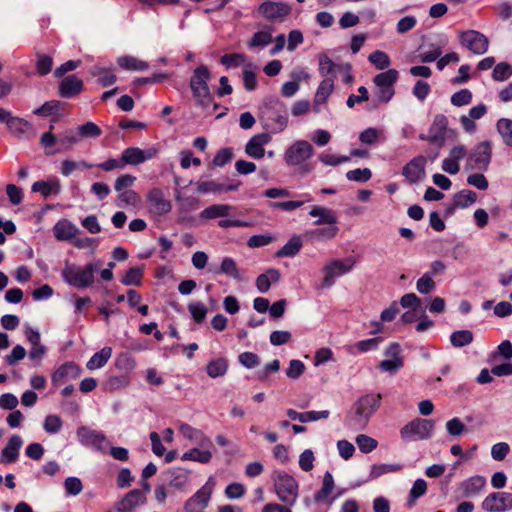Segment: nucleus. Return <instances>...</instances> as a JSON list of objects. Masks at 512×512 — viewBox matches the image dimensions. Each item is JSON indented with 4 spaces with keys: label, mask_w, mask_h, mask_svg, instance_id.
Returning <instances> with one entry per match:
<instances>
[{
    "label": "nucleus",
    "mask_w": 512,
    "mask_h": 512,
    "mask_svg": "<svg viewBox=\"0 0 512 512\" xmlns=\"http://www.w3.org/2000/svg\"><path fill=\"white\" fill-rule=\"evenodd\" d=\"M381 394H367L360 397L346 417V425L355 431L364 430L370 417L380 406Z\"/></svg>",
    "instance_id": "nucleus-1"
},
{
    "label": "nucleus",
    "mask_w": 512,
    "mask_h": 512,
    "mask_svg": "<svg viewBox=\"0 0 512 512\" xmlns=\"http://www.w3.org/2000/svg\"><path fill=\"white\" fill-rule=\"evenodd\" d=\"M262 118L265 126L273 133L282 132L288 124V109L279 98L270 96L264 100Z\"/></svg>",
    "instance_id": "nucleus-2"
},
{
    "label": "nucleus",
    "mask_w": 512,
    "mask_h": 512,
    "mask_svg": "<svg viewBox=\"0 0 512 512\" xmlns=\"http://www.w3.org/2000/svg\"><path fill=\"white\" fill-rule=\"evenodd\" d=\"M211 73L207 66L200 65L194 69L190 78V88L198 105L207 108L213 102V97L208 86Z\"/></svg>",
    "instance_id": "nucleus-3"
},
{
    "label": "nucleus",
    "mask_w": 512,
    "mask_h": 512,
    "mask_svg": "<svg viewBox=\"0 0 512 512\" xmlns=\"http://www.w3.org/2000/svg\"><path fill=\"white\" fill-rule=\"evenodd\" d=\"M98 265L88 263L83 268L66 263L62 270V277L66 283L76 288H87L92 286L95 280V272L98 271Z\"/></svg>",
    "instance_id": "nucleus-4"
},
{
    "label": "nucleus",
    "mask_w": 512,
    "mask_h": 512,
    "mask_svg": "<svg viewBox=\"0 0 512 512\" xmlns=\"http://www.w3.org/2000/svg\"><path fill=\"white\" fill-rule=\"evenodd\" d=\"M434 428V420L415 418L400 429V437L406 443L427 440L431 438Z\"/></svg>",
    "instance_id": "nucleus-5"
},
{
    "label": "nucleus",
    "mask_w": 512,
    "mask_h": 512,
    "mask_svg": "<svg viewBox=\"0 0 512 512\" xmlns=\"http://www.w3.org/2000/svg\"><path fill=\"white\" fill-rule=\"evenodd\" d=\"M274 487L280 501L293 506L298 498V482L286 472H274Z\"/></svg>",
    "instance_id": "nucleus-6"
},
{
    "label": "nucleus",
    "mask_w": 512,
    "mask_h": 512,
    "mask_svg": "<svg viewBox=\"0 0 512 512\" xmlns=\"http://www.w3.org/2000/svg\"><path fill=\"white\" fill-rule=\"evenodd\" d=\"M492 159V144L483 141L477 144L467 156L466 168L487 171Z\"/></svg>",
    "instance_id": "nucleus-7"
},
{
    "label": "nucleus",
    "mask_w": 512,
    "mask_h": 512,
    "mask_svg": "<svg viewBox=\"0 0 512 512\" xmlns=\"http://www.w3.org/2000/svg\"><path fill=\"white\" fill-rule=\"evenodd\" d=\"M355 264L356 260L351 256L344 259H335L330 261L323 267L324 278L322 280V286H332L334 284L335 277L348 273L352 270Z\"/></svg>",
    "instance_id": "nucleus-8"
},
{
    "label": "nucleus",
    "mask_w": 512,
    "mask_h": 512,
    "mask_svg": "<svg viewBox=\"0 0 512 512\" xmlns=\"http://www.w3.org/2000/svg\"><path fill=\"white\" fill-rule=\"evenodd\" d=\"M459 40L463 47L477 55L486 53L489 48L488 38L476 30L461 31L459 33Z\"/></svg>",
    "instance_id": "nucleus-9"
},
{
    "label": "nucleus",
    "mask_w": 512,
    "mask_h": 512,
    "mask_svg": "<svg viewBox=\"0 0 512 512\" xmlns=\"http://www.w3.org/2000/svg\"><path fill=\"white\" fill-rule=\"evenodd\" d=\"M313 151L308 141L298 140L286 150L284 159L290 166L300 165L312 156Z\"/></svg>",
    "instance_id": "nucleus-10"
},
{
    "label": "nucleus",
    "mask_w": 512,
    "mask_h": 512,
    "mask_svg": "<svg viewBox=\"0 0 512 512\" xmlns=\"http://www.w3.org/2000/svg\"><path fill=\"white\" fill-rule=\"evenodd\" d=\"M482 509L486 512H507L512 510V493L492 492L482 501Z\"/></svg>",
    "instance_id": "nucleus-11"
},
{
    "label": "nucleus",
    "mask_w": 512,
    "mask_h": 512,
    "mask_svg": "<svg viewBox=\"0 0 512 512\" xmlns=\"http://www.w3.org/2000/svg\"><path fill=\"white\" fill-rule=\"evenodd\" d=\"M259 13L269 21H283L291 13V7L283 2L265 1L259 8Z\"/></svg>",
    "instance_id": "nucleus-12"
},
{
    "label": "nucleus",
    "mask_w": 512,
    "mask_h": 512,
    "mask_svg": "<svg viewBox=\"0 0 512 512\" xmlns=\"http://www.w3.org/2000/svg\"><path fill=\"white\" fill-rule=\"evenodd\" d=\"M147 202L150 212L158 216H163L171 212L172 203L166 199L162 189L152 188L147 194Z\"/></svg>",
    "instance_id": "nucleus-13"
},
{
    "label": "nucleus",
    "mask_w": 512,
    "mask_h": 512,
    "mask_svg": "<svg viewBox=\"0 0 512 512\" xmlns=\"http://www.w3.org/2000/svg\"><path fill=\"white\" fill-rule=\"evenodd\" d=\"M426 157L420 155L410 160L402 169V175L410 184H416L425 177Z\"/></svg>",
    "instance_id": "nucleus-14"
},
{
    "label": "nucleus",
    "mask_w": 512,
    "mask_h": 512,
    "mask_svg": "<svg viewBox=\"0 0 512 512\" xmlns=\"http://www.w3.org/2000/svg\"><path fill=\"white\" fill-rule=\"evenodd\" d=\"M158 153L155 147L142 150L138 147H128L122 152L124 165H139L147 160L154 158Z\"/></svg>",
    "instance_id": "nucleus-15"
},
{
    "label": "nucleus",
    "mask_w": 512,
    "mask_h": 512,
    "mask_svg": "<svg viewBox=\"0 0 512 512\" xmlns=\"http://www.w3.org/2000/svg\"><path fill=\"white\" fill-rule=\"evenodd\" d=\"M146 503V496L140 489H133L126 493L121 500L115 503L117 512H134V510Z\"/></svg>",
    "instance_id": "nucleus-16"
},
{
    "label": "nucleus",
    "mask_w": 512,
    "mask_h": 512,
    "mask_svg": "<svg viewBox=\"0 0 512 512\" xmlns=\"http://www.w3.org/2000/svg\"><path fill=\"white\" fill-rule=\"evenodd\" d=\"M83 90V81L76 75H68L59 83L58 95L62 98L71 99L78 96Z\"/></svg>",
    "instance_id": "nucleus-17"
},
{
    "label": "nucleus",
    "mask_w": 512,
    "mask_h": 512,
    "mask_svg": "<svg viewBox=\"0 0 512 512\" xmlns=\"http://www.w3.org/2000/svg\"><path fill=\"white\" fill-rule=\"evenodd\" d=\"M447 126V117L443 114H437L429 128V143L437 145L440 149L445 143Z\"/></svg>",
    "instance_id": "nucleus-18"
},
{
    "label": "nucleus",
    "mask_w": 512,
    "mask_h": 512,
    "mask_svg": "<svg viewBox=\"0 0 512 512\" xmlns=\"http://www.w3.org/2000/svg\"><path fill=\"white\" fill-rule=\"evenodd\" d=\"M77 436L81 444L92 446L98 451L105 452L103 444L106 441V437L102 433L88 427L81 426L77 429Z\"/></svg>",
    "instance_id": "nucleus-19"
},
{
    "label": "nucleus",
    "mask_w": 512,
    "mask_h": 512,
    "mask_svg": "<svg viewBox=\"0 0 512 512\" xmlns=\"http://www.w3.org/2000/svg\"><path fill=\"white\" fill-rule=\"evenodd\" d=\"M81 368L73 361H68L56 369L51 376L54 386L64 383L68 380L77 379L80 376Z\"/></svg>",
    "instance_id": "nucleus-20"
},
{
    "label": "nucleus",
    "mask_w": 512,
    "mask_h": 512,
    "mask_svg": "<svg viewBox=\"0 0 512 512\" xmlns=\"http://www.w3.org/2000/svg\"><path fill=\"white\" fill-rule=\"evenodd\" d=\"M212 490L203 486L184 503V512H197L205 509L210 501Z\"/></svg>",
    "instance_id": "nucleus-21"
},
{
    "label": "nucleus",
    "mask_w": 512,
    "mask_h": 512,
    "mask_svg": "<svg viewBox=\"0 0 512 512\" xmlns=\"http://www.w3.org/2000/svg\"><path fill=\"white\" fill-rule=\"evenodd\" d=\"M339 232L337 225H326L306 230L304 238L310 242H327L333 240Z\"/></svg>",
    "instance_id": "nucleus-22"
},
{
    "label": "nucleus",
    "mask_w": 512,
    "mask_h": 512,
    "mask_svg": "<svg viewBox=\"0 0 512 512\" xmlns=\"http://www.w3.org/2000/svg\"><path fill=\"white\" fill-rule=\"evenodd\" d=\"M23 444L22 438L19 435H12L6 446L2 449L0 454V462L3 464H12L18 460L19 450Z\"/></svg>",
    "instance_id": "nucleus-23"
},
{
    "label": "nucleus",
    "mask_w": 512,
    "mask_h": 512,
    "mask_svg": "<svg viewBox=\"0 0 512 512\" xmlns=\"http://www.w3.org/2000/svg\"><path fill=\"white\" fill-rule=\"evenodd\" d=\"M79 233V229L67 219L59 220L53 227L54 237L59 241H71Z\"/></svg>",
    "instance_id": "nucleus-24"
},
{
    "label": "nucleus",
    "mask_w": 512,
    "mask_h": 512,
    "mask_svg": "<svg viewBox=\"0 0 512 512\" xmlns=\"http://www.w3.org/2000/svg\"><path fill=\"white\" fill-rule=\"evenodd\" d=\"M180 433L190 441L194 442L195 444L199 445L202 448H210L213 446L212 441L210 438L204 435V433L201 430H198L196 428H193L189 424H182L179 428Z\"/></svg>",
    "instance_id": "nucleus-25"
},
{
    "label": "nucleus",
    "mask_w": 512,
    "mask_h": 512,
    "mask_svg": "<svg viewBox=\"0 0 512 512\" xmlns=\"http://www.w3.org/2000/svg\"><path fill=\"white\" fill-rule=\"evenodd\" d=\"M486 485V479L483 476L475 475L472 476L465 481H463L460 485L462 490L463 497H472L477 495Z\"/></svg>",
    "instance_id": "nucleus-26"
},
{
    "label": "nucleus",
    "mask_w": 512,
    "mask_h": 512,
    "mask_svg": "<svg viewBox=\"0 0 512 512\" xmlns=\"http://www.w3.org/2000/svg\"><path fill=\"white\" fill-rule=\"evenodd\" d=\"M311 217H318V219L314 222L315 225H337L338 220L335 212L331 209L321 207V206H313L309 212Z\"/></svg>",
    "instance_id": "nucleus-27"
},
{
    "label": "nucleus",
    "mask_w": 512,
    "mask_h": 512,
    "mask_svg": "<svg viewBox=\"0 0 512 512\" xmlns=\"http://www.w3.org/2000/svg\"><path fill=\"white\" fill-rule=\"evenodd\" d=\"M31 190L40 193L44 198H48L52 194H60L61 185L57 178L49 181L40 180L33 183Z\"/></svg>",
    "instance_id": "nucleus-28"
},
{
    "label": "nucleus",
    "mask_w": 512,
    "mask_h": 512,
    "mask_svg": "<svg viewBox=\"0 0 512 512\" xmlns=\"http://www.w3.org/2000/svg\"><path fill=\"white\" fill-rule=\"evenodd\" d=\"M233 209L234 207L228 204H213L203 209L199 216L203 220L224 218L227 217Z\"/></svg>",
    "instance_id": "nucleus-29"
},
{
    "label": "nucleus",
    "mask_w": 512,
    "mask_h": 512,
    "mask_svg": "<svg viewBox=\"0 0 512 512\" xmlns=\"http://www.w3.org/2000/svg\"><path fill=\"white\" fill-rule=\"evenodd\" d=\"M286 414L291 420H299L302 423H306L310 421H317L319 419H327L330 413L328 410L299 413L294 409H288Z\"/></svg>",
    "instance_id": "nucleus-30"
},
{
    "label": "nucleus",
    "mask_w": 512,
    "mask_h": 512,
    "mask_svg": "<svg viewBox=\"0 0 512 512\" xmlns=\"http://www.w3.org/2000/svg\"><path fill=\"white\" fill-rule=\"evenodd\" d=\"M303 241L299 235H293L288 242L279 249L275 256L278 258L282 257H294L301 250Z\"/></svg>",
    "instance_id": "nucleus-31"
},
{
    "label": "nucleus",
    "mask_w": 512,
    "mask_h": 512,
    "mask_svg": "<svg viewBox=\"0 0 512 512\" xmlns=\"http://www.w3.org/2000/svg\"><path fill=\"white\" fill-rule=\"evenodd\" d=\"M338 70H340V67L326 54L319 56V73L324 79L332 78L334 81Z\"/></svg>",
    "instance_id": "nucleus-32"
},
{
    "label": "nucleus",
    "mask_w": 512,
    "mask_h": 512,
    "mask_svg": "<svg viewBox=\"0 0 512 512\" xmlns=\"http://www.w3.org/2000/svg\"><path fill=\"white\" fill-rule=\"evenodd\" d=\"M7 127L16 138L22 139L31 129V124L22 118L12 117L11 120H8Z\"/></svg>",
    "instance_id": "nucleus-33"
},
{
    "label": "nucleus",
    "mask_w": 512,
    "mask_h": 512,
    "mask_svg": "<svg viewBox=\"0 0 512 512\" xmlns=\"http://www.w3.org/2000/svg\"><path fill=\"white\" fill-rule=\"evenodd\" d=\"M112 356V348L109 346L103 347L99 352H96L87 362L86 367L89 370H94L103 367Z\"/></svg>",
    "instance_id": "nucleus-34"
},
{
    "label": "nucleus",
    "mask_w": 512,
    "mask_h": 512,
    "mask_svg": "<svg viewBox=\"0 0 512 512\" xmlns=\"http://www.w3.org/2000/svg\"><path fill=\"white\" fill-rule=\"evenodd\" d=\"M399 73L396 69H388L385 72L377 74L373 78L376 87L394 88V84L398 80Z\"/></svg>",
    "instance_id": "nucleus-35"
},
{
    "label": "nucleus",
    "mask_w": 512,
    "mask_h": 512,
    "mask_svg": "<svg viewBox=\"0 0 512 512\" xmlns=\"http://www.w3.org/2000/svg\"><path fill=\"white\" fill-rule=\"evenodd\" d=\"M334 89V81L332 78L323 79L316 91L314 102L315 104L322 105L328 100L329 95Z\"/></svg>",
    "instance_id": "nucleus-36"
},
{
    "label": "nucleus",
    "mask_w": 512,
    "mask_h": 512,
    "mask_svg": "<svg viewBox=\"0 0 512 512\" xmlns=\"http://www.w3.org/2000/svg\"><path fill=\"white\" fill-rule=\"evenodd\" d=\"M333 489H334V479H333L332 474L329 471H327L324 474L321 489L318 490L314 494L315 502H317V503L324 502L327 499V497L330 495V493L332 492Z\"/></svg>",
    "instance_id": "nucleus-37"
},
{
    "label": "nucleus",
    "mask_w": 512,
    "mask_h": 512,
    "mask_svg": "<svg viewBox=\"0 0 512 512\" xmlns=\"http://www.w3.org/2000/svg\"><path fill=\"white\" fill-rule=\"evenodd\" d=\"M117 63L125 70L144 71L149 68V64L147 62L133 56H122L118 59Z\"/></svg>",
    "instance_id": "nucleus-38"
},
{
    "label": "nucleus",
    "mask_w": 512,
    "mask_h": 512,
    "mask_svg": "<svg viewBox=\"0 0 512 512\" xmlns=\"http://www.w3.org/2000/svg\"><path fill=\"white\" fill-rule=\"evenodd\" d=\"M212 459V453L209 450H199L198 448H192L185 452L181 456L183 461H196L202 464H207Z\"/></svg>",
    "instance_id": "nucleus-39"
},
{
    "label": "nucleus",
    "mask_w": 512,
    "mask_h": 512,
    "mask_svg": "<svg viewBox=\"0 0 512 512\" xmlns=\"http://www.w3.org/2000/svg\"><path fill=\"white\" fill-rule=\"evenodd\" d=\"M79 141L78 136L72 131H67L63 135H60L57 141L58 148L53 151V153H59L66 150H69L74 144ZM47 155L52 154V152H46Z\"/></svg>",
    "instance_id": "nucleus-40"
},
{
    "label": "nucleus",
    "mask_w": 512,
    "mask_h": 512,
    "mask_svg": "<svg viewBox=\"0 0 512 512\" xmlns=\"http://www.w3.org/2000/svg\"><path fill=\"white\" fill-rule=\"evenodd\" d=\"M91 74L94 77H98L97 82L102 87L111 86L117 81V76L106 68L94 67Z\"/></svg>",
    "instance_id": "nucleus-41"
},
{
    "label": "nucleus",
    "mask_w": 512,
    "mask_h": 512,
    "mask_svg": "<svg viewBox=\"0 0 512 512\" xmlns=\"http://www.w3.org/2000/svg\"><path fill=\"white\" fill-rule=\"evenodd\" d=\"M62 105L63 103L59 100L46 101L42 106L34 111V114L41 117H49L53 115L59 116V110L61 109Z\"/></svg>",
    "instance_id": "nucleus-42"
},
{
    "label": "nucleus",
    "mask_w": 512,
    "mask_h": 512,
    "mask_svg": "<svg viewBox=\"0 0 512 512\" xmlns=\"http://www.w3.org/2000/svg\"><path fill=\"white\" fill-rule=\"evenodd\" d=\"M473 333L469 330H458L451 334L450 342L455 348H461L473 342Z\"/></svg>",
    "instance_id": "nucleus-43"
},
{
    "label": "nucleus",
    "mask_w": 512,
    "mask_h": 512,
    "mask_svg": "<svg viewBox=\"0 0 512 512\" xmlns=\"http://www.w3.org/2000/svg\"><path fill=\"white\" fill-rule=\"evenodd\" d=\"M143 274L144 270L142 267H131L121 279V283L126 286H139L141 285Z\"/></svg>",
    "instance_id": "nucleus-44"
},
{
    "label": "nucleus",
    "mask_w": 512,
    "mask_h": 512,
    "mask_svg": "<svg viewBox=\"0 0 512 512\" xmlns=\"http://www.w3.org/2000/svg\"><path fill=\"white\" fill-rule=\"evenodd\" d=\"M227 369H228V363L223 358H218V359L210 361L206 367L207 374L211 378L223 376L227 372Z\"/></svg>",
    "instance_id": "nucleus-45"
},
{
    "label": "nucleus",
    "mask_w": 512,
    "mask_h": 512,
    "mask_svg": "<svg viewBox=\"0 0 512 512\" xmlns=\"http://www.w3.org/2000/svg\"><path fill=\"white\" fill-rule=\"evenodd\" d=\"M497 131L501 135L503 142L512 147V120L507 118H501L497 122Z\"/></svg>",
    "instance_id": "nucleus-46"
},
{
    "label": "nucleus",
    "mask_w": 512,
    "mask_h": 512,
    "mask_svg": "<svg viewBox=\"0 0 512 512\" xmlns=\"http://www.w3.org/2000/svg\"><path fill=\"white\" fill-rule=\"evenodd\" d=\"M427 491V483L425 480L423 479H417L413 486H412V489L410 490V493H409V498L407 500V506L409 508L413 507L414 504H415V501L420 498L421 496H423Z\"/></svg>",
    "instance_id": "nucleus-47"
},
{
    "label": "nucleus",
    "mask_w": 512,
    "mask_h": 512,
    "mask_svg": "<svg viewBox=\"0 0 512 512\" xmlns=\"http://www.w3.org/2000/svg\"><path fill=\"white\" fill-rule=\"evenodd\" d=\"M188 310L197 324H202L208 313L207 307L202 302H192L188 304Z\"/></svg>",
    "instance_id": "nucleus-48"
},
{
    "label": "nucleus",
    "mask_w": 512,
    "mask_h": 512,
    "mask_svg": "<svg viewBox=\"0 0 512 512\" xmlns=\"http://www.w3.org/2000/svg\"><path fill=\"white\" fill-rule=\"evenodd\" d=\"M115 366L125 372L132 371L136 366L134 357L127 352H121L115 359Z\"/></svg>",
    "instance_id": "nucleus-49"
},
{
    "label": "nucleus",
    "mask_w": 512,
    "mask_h": 512,
    "mask_svg": "<svg viewBox=\"0 0 512 512\" xmlns=\"http://www.w3.org/2000/svg\"><path fill=\"white\" fill-rule=\"evenodd\" d=\"M36 70L40 76L49 74L52 70L53 59L46 54L37 53Z\"/></svg>",
    "instance_id": "nucleus-50"
},
{
    "label": "nucleus",
    "mask_w": 512,
    "mask_h": 512,
    "mask_svg": "<svg viewBox=\"0 0 512 512\" xmlns=\"http://www.w3.org/2000/svg\"><path fill=\"white\" fill-rule=\"evenodd\" d=\"M220 272L223 274H226L228 276H231L234 279H237V280L241 279L240 270L237 267L236 262L230 257H225L222 260L221 265H220Z\"/></svg>",
    "instance_id": "nucleus-51"
},
{
    "label": "nucleus",
    "mask_w": 512,
    "mask_h": 512,
    "mask_svg": "<svg viewBox=\"0 0 512 512\" xmlns=\"http://www.w3.org/2000/svg\"><path fill=\"white\" fill-rule=\"evenodd\" d=\"M368 60L379 70H384L390 65L388 54L380 50L372 52L369 55Z\"/></svg>",
    "instance_id": "nucleus-52"
},
{
    "label": "nucleus",
    "mask_w": 512,
    "mask_h": 512,
    "mask_svg": "<svg viewBox=\"0 0 512 512\" xmlns=\"http://www.w3.org/2000/svg\"><path fill=\"white\" fill-rule=\"evenodd\" d=\"M454 198L456 205L461 208H465L476 202L477 194L472 190L464 189L455 194Z\"/></svg>",
    "instance_id": "nucleus-53"
},
{
    "label": "nucleus",
    "mask_w": 512,
    "mask_h": 512,
    "mask_svg": "<svg viewBox=\"0 0 512 512\" xmlns=\"http://www.w3.org/2000/svg\"><path fill=\"white\" fill-rule=\"evenodd\" d=\"M170 485L179 488L184 485L187 480V472L182 469H169L166 471Z\"/></svg>",
    "instance_id": "nucleus-54"
},
{
    "label": "nucleus",
    "mask_w": 512,
    "mask_h": 512,
    "mask_svg": "<svg viewBox=\"0 0 512 512\" xmlns=\"http://www.w3.org/2000/svg\"><path fill=\"white\" fill-rule=\"evenodd\" d=\"M356 444L362 453H370L377 448L378 442L368 435L360 434L356 437Z\"/></svg>",
    "instance_id": "nucleus-55"
},
{
    "label": "nucleus",
    "mask_w": 512,
    "mask_h": 512,
    "mask_svg": "<svg viewBox=\"0 0 512 512\" xmlns=\"http://www.w3.org/2000/svg\"><path fill=\"white\" fill-rule=\"evenodd\" d=\"M140 202V197L137 192L133 190H124L118 196L117 206L123 207L124 205L136 206Z\"/></svg>",
    "instance_id": "nucleus-56"
},
{
    "label": "nucleus",
    "mask_w": 512,
    "mask_h": 512,
    "mask_svg": "<svg viewBox=\"0 0 512 512\" xmlns=\"http://www.w3.org/2000/svg\"><path fill=\"white\" fill-rule=\"evenodd\" d=\"M512 75V67L507 62L498 63L492 72V78L495 81H505Z\"/></svg>",
    "instance_id": "nucleus-57"
},
{
    "label": "nucleus",
    "mask_w": 512,
    "mask_h": 512,
    "mask_svg": "<svg viewBox=\"0 0 512 512\" xmlns=\"http://www.w3.org/2000/svg\"><path fill=\"white\" fill-rule=\"evenodd\" d=\"M371 177H372V172L369 168H363V169L357 168L354 170H350L346 173V178L349 181H354V182H359V183L367 182L371 179Z\"/></svg>",
    "instance_id": "nucleus-58"
},
{
    "label": "nucleus",
    "mask_w": 512,
    "mask_h": 512,
    "mask_svg": "<svg viewBox=\"0 0 512 512\" xmlns=\"http://www.w3.org/2000/svg\"><path fill=\"white\" fill-rule=\"evenodd\" d=\"M272 41V34L270 31H258L256 32L251 40L249 41V47H264L270 44Z\"/></svg>",
    "instance_id": "nucleus-59"
},
{
    "label": "nucleus",
    "mask_w": 512,
    "mask_h": 512,
    "mask_svg": "<svg viewBox=\"0 0 512 512\" xmlns=\"http://www.w3.org/2000/svg\"><path fill=\"white\" fill-rule=\"evenodd\" d=\"M436 284L430 273H425L417 280L416 288L420 294H429L435 288Z\"/></svg>",
    "instance_id": "nucleus-60"
},
{
    "label": "nucleus",
    "mask_w": 512,
    "mask_h": 512,
    "mask_svg": "<svg viewBox=\"0 0 512 512\" xmlns=\"http://www.w3.org/2000/svg\"><path fill=\"white\" fill-rule=\"evenodd\" d=\"M197 191L199 193H222L223 192V184L218 183L214 180L210 181H198L196 182Z\"/></svg>",
    "instance_id": "nucleus-61"
},
{
    "label": "nucleus",
    "mask_w": 512,
    "mask_h": 512,
    "mask_svg": "<svg viewBox=\"0 0 512 512\" xmlns=\"http://www.w3.org/2000/svg\"><path fill=\"white\" fill-rule=\"evenodd\" d=\"M234 157L233 150L231 148L220 149L213 158V165L216 167H223L229 163Z\"/></svg>",
    "instance_id": "nucleus-62"
},
{
    "label": "nucleus",
    "mask_w": 512,
    "mask_h": 512,
    "mask_svg": "<svg viewBox=\"0 0 512 512\" xmlns=\"http://www.w3.org/2000/svg\"><path fill=\"white\" fill-rule=\"evenodd\" d=\"M471 101L472 93L468 89H461L451 96V103L457 107L468 105Z\"/></svg>",
    "instance_id": "nucleus-63"
},
{
    "label": "nucleus",
    "mask_w": 512,
    "mask_h": 512,
    "mask_svg": "<svg viewBox=\"0 0 512 512\" xmlns=\"http://www.w3.org/2000/svg\"><path fill=\"white\" fill-rule=\"evenodd\" d=\"M499 356L505 360L512 358V343L509 340H504L498 345L497 350L491 354V359L497 360Z\"/></svg>",
    "instance_id": "nucleus-64"
}]
</instances>
